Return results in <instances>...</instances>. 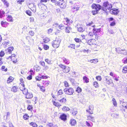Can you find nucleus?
Here are the masks:
<instances>
[{"mask_svg": "<svg viewBox=\"0 0 127 127\" xmlns=\"http://www.w3.org/2000/svg\"><path fill=\"white\" fill-rule=\"evenodd\" d=\"M61 41V39L59 36L57 37L55 40L53 41L52 42V45L53 47L56 48L58 47Z\"/></svg>", "mask_w": 127, "mask_h": 127, "instance_id": "obj_1", "label": "nucleus"}, {"mask_svg": "<svg viewBox=\"0 0 127 127\" xmlns=\"http://www.w3.org/2000/svg\"><path fill=\"white\" fill-rule=\"evenodd\" d=\"M55 2V5L59 6L61 8H64L66 6V0H59Z\"/></svg>", "mask_w": 127, "mask_h": 127, "instance_id": "obj_2", "label": "nucleus"}, {"mask_svg": "<svg viewBox=\"0 0 127 127\" xmlns=\"http://www.w3.org/2000/svg\"><path fill=\"white\" fill-rule=\"evenodd\" d=\"M64 91L65 94L68 95H71L73 94L74 92V90L71 88H65L64 89Z\"/></svg>", "mask_w": 127, "mask_h": 127, "instance_id": "obj_3", "label": "nucleus"}, {"mask_svg": "<svg viewBox=\"0 0 127 127\" xmlns=\"http://www.w3.org/2000/svg\"><path fill=\"white\" fill-rule=\"evenodd\" d=\"M116 50L118 53L121 54L125 55L126 54V51L125 49H121L120 47H118L115 48Z\"/></svg>", "mask_w": 127, "mask_h": 127, "instance_id": "obj_4", "label": "nucleus"}, {"mask_svg": "<svg viewBox=\"0 0 127 127\" xmlns=\"http://www.w3.org/2000/svg\"><path fill=\"white\" fill-rule=\"evenodd\" d=\"M92 7L93 9H95L98 11L101 8V6L100 5L95 3H93L92 4Z\"/></svg>", "mask_w": 127, "mask_h": 127, "instance_id": "obj_5", "label": "nucleus"}, {"mask_svg": "<svg viewBox=\"0 0 127 127\" xmlns=\"http://www.w3.org/2000/svg\"><path fill=\"white\" fill-rule=\"evenodd\" d=\"M25 85H23V88H22L21 87H20L19 89L20 90L23 91V94L26 95L28 93V90L27 89H26L25 87Z\"/></svg>", "mask_w": 127, "mask_h": 127, "instance_id": "obj_6", "label": "nucleus"}, {"mask_svg": "<svg viewBox=\"0 0 127 127\" xmlns=\"http://www.w3.org/2000/svg\"><path fill=\"white\" fill-rule=\"evenodd\" d=\"M94 110V106L93 105H90L89 106V109L86 110L87 112H88L89 114H92L93 113V111Z\"/></svg>", "mask_w": 127, "mask_h": 127, "instance_id": "obj_7", "label": "nucleus"}, {"mask_svg": "<svg viewBox=\"0 0 127 127\" xmlns=\"http://www.w3.org/2000/svg\"><path fill=\"white\" fill-rule=\"evenodd\" d=\"M110 12H111V13L115 15H117L119 13V11L118 9L114 8L113 9L112 11L110 10Z\"/></svg>", "mask_w": 127, "mask_h": 127, "instance_id": "obj_8", "label": "nucleus"}, {"mask_svg": "<svg viewBox=\"0 0 127 127\" xmlns=\"http://www.w3.org/2000/svg\"><path fill=\"white\" fill-rule=\"evenodd\" d=\"M66 115L64 114H63L60 116V118L61 120L64 121L66 120Z\"/></svg>", "mask_w": 127, "mask_h": 127, "instance_id": "obj_9", "label": "nucleus"}, {"mask_svg": "<svg viewBox=\"0 0 127 127\" xmlns=\"http://www.w3.org/2000/svg\"><path fill=\"white\" fill-rule=\"evenodd\" d=\"M70 112L74 115H75L77 113V111L75 108H73L70 110Z\"/></svg>", "mask_w": 127, "mask_h": 127, "instance_id": "obj_10", "label": "nucleus"}, {"mask_svg": "<svg viewBox=\"0 0 127 127\" xmlns=\"http://www.w3.org/2000/svg\"><path fill=\"white\" fill-rule=\"evenodd\" d=\"M78 31L80 32H83L85 30L84 27L83 26H81L77 28Z\"/></svg>", "mask_w": 127, "mask_h": 127, "instance_id": "obj_11", "label": "nucleus"}, {"mask_svg": "<svg viewBox=\"0 0 127 127\" xmlns=\"http://www.w3.org/2000/svg\"><path fill=\"white\" fill-rule=\"evenodd\" d=\"M26 98L27 99H30L33 97V95L31 93L28 92L26 95Z\"/></svg>", "mask_w": 127, "mask_h": 127, "instance_id": "obj_12", "label": "nucleus"}, {"mask_svg": "<svg viewBox=\"0 0 127 127\" xmlns=\"http://www.w3.org/2000/svg\"><path fill=\"white\" fill-rule=\"evenodd\" d=\"M105 81H106L108 85H110L113 84H113L112 80L111 79H108L107 78H105Z\"/></svg>", "mask_w": 127, "mask_h": 127, "instance_id": "obj_13", "label": "nucleus"}, {"mask_svg": "<svg viewBox=\"0 0 127 127\" xmlns=\"http://www.w3.org/2000/svg\"><path fill=\"white\" fill-rule=\"evenodd\" d=\"M72 28L70 26H68L66 27L65 29V32L66 33H69L71 31Z\"/></svg>", "mask_w": 127, "mask_h": 127, "instance_id": "obj_14", "label": "nucleus"}, {"mask_svg": "<svg viewBox=\"0 0 127 127\" xmlns=\"http://www.w3.org/2000/svg\"><path fill=\"white\" fill-rule=\"evenodd\" d=\"M121 107H122V108L121 109V110L122 111H123L125 112L126 111V110H127V105H126L124 104L121 106Z\"/></svg>", "mask_w": 127, "mask_h": 127, "instance_id": "obj_15", "label": "nucleus"}, {"mask_svg": "<svg viewBox=\"0 0 127 127\" xmlns=\"http://www.w3.org/2000/svg\"><path fill=\"white\" fill-rule=\"evenodd\" d=\"M18 89V88L17 86H14L11 88V90L14 92H17Z\"/></svg>", "mask_w": 127, "mask_h": 127, "instance_id": "obj_16", "label": "nucleus"}, {"mask_svg": "<svg viewBox=\"0 0 127 127\" xmlns=\"http://www.w3.org/2000/svg\"><path fill=\"white\" fill-rule=\"evenodd\" d=\"M8 23L6 22H4L3 21H2L1 22V24L2 26L3 27H6V26L7 25Z\"/></svg>", "mask_w": 127, "mask_h": 127, "instance_id": "obj_17", "label": "nucleus"}, {"mask_svg": "<svg viewBox=\"0 0 127 127\" xmlns=\"http://www.w3.org/2000/svg\"><path fill=\"white\" fill-rule=\"evenodd\" d=\"M70 123L71 126H75L76 124V121L74 119L71 120Z\"/></svg>", "mask_w": 127, "mask_h": 127, "instance_id": "obj_18", "label": "nucleus"}, {"mask_svg": "<svg viewBox=\"0 0 127 127\" xmlns=\"http://www.w3.org/2000/svg\"><path fill=\"white\" fill-rule=\"evenodd\" d=\"M53 124L51 123H49L48 124H45L44 125V127H52Z\"/></svg>", "mask_w": 127, "mask_h": 127, "instance_id": "obj_19", "label": "nucleus"}, {"mask_svg": "<svg viewBox=\"0 0 127 127\" xmlns=\"http://www.w3.org/2000/svg\"><path fill=\"white\" fill-rule=\"evenodd\" d=\"M70 70V68L69 67H66L63 70V72L65 73H68Z\"/></svg>", "mask_w": 127, "mask_h": 127, "instance_id": "obj_20", "label": "nucleus"}, {"mask_svg": "<svg viewBox=\"0 0 127 127\" xmlns=\"http://www.w3.org/2000/svg\"><path fill=\"white\" fill-rule=\"evenodd\" d=\"M7 21L9 22H11L13 21L12 16L11 15H8L7 17Z\"/></svg>", "mask_w": 127, "mask_h": 127, "instance_id": "obj_21", "label": "nucleus"}, {"mask_svg": "<svg viewBox=\"0 0 127 127\" xmlns=\"http://www.w3.org/2000/svg\"><path fill=\"white\" fill-rule=\"evenodd\" d=\"M62 110L64 111H69L70 109L68 107L66 106H64L62 108Z\"/></svg>", "mask_w": 127, "mask_h": 127, "instance_id": "obj_22", "label": "nucleus"}, {"mask_svg": "<svg viewBox=\"0 0 127 127\" xmlns=\"http://www.w3.org/2000/svg\"><path fill=\"white\" fill-rule=\"evenodd\" d=\"M63 60L64 62L66 64H68L69 63V61L67 59L64 58H63Z\"/></svg>", "mask_w": 127, "mask_h": 127, "instance_id": "obj_23", "label": "nucleus"}, {"mask_svg": "<svg viewBox=\"0 0 127 127\" xmlns=\"http://www.w3.org/2000/svg\"><path fill=\"white\" fill-rule=\"evenodd\" d=\"M84 81V82L87 83L89 82V79L86 76H84L83 78Z\"/></svg>", "mask_w": 127, "mask_h": 127, "instance_id": "obj_24", "label": "nucleus"}, {"mask_svg": "<svg viewBox=\"0 0 127 127\" xmlns=\"http://www.w3.org/2000/svg\"><path fill=\"white\" fill-rule=\"evenodd\" d=\"M1 0L3 2L4 4L5 5L6 7H8L9 3L6 0Z\"/></svg>", "mask_w": 127, "mask_h": 127, "instance_id": "obj_25", "label": "nucleus"}, {"mask_svg": "<svg viewBox=\"0 0 127 127\" xmlns=\"http://www.w3.org/2000/svg\"><path fill=\"white\" fill-rule=\"evenodd\" d=\"M75 45L73 44H70L68 46V47L69 48H71L75 49Z\"/></svg>", "mask_w": 127, "mask_h": 127, "instance_id": "obj_26", "label": "nucleus"}, {"mask_svg": "<svg viewBox=\"0 0 127 127\" xmlns=\"http://www.w3.org/2000/svg\"><path fill=\"white\" fill-rule=\"evenodd\" d=\"M13 47L12 46H10L9 47L8 49V52L10 53L13 50Z\"/></svg>", "mask_w": 127, "mask_h": 127, "instance_id": "obj_27", "label": "nucleus"}, {"mask_svg": "<svg viewBox=\"0 0 127 127\" xmlns=\"http://www.w3.org/2000/svg\"><path fill=\"white\" fill-rule=\"evenodd\" d=\"M13 78L11 77H9L7 80V83H9L10 82H12L13 80V79H12Z\"/></svg>", "mask_w": 127, "mask_h": 127, "instance_id": "obj_28", "label": "nucleus"}, {"mask_svg": "<svg viewBox=\"0 0 127 127\" xmlns=\"http://www.w3.org/2000/svg\"><path fill=\"white\" fill-rule=\"evenodd\" d=\"M112 101H113V104L115 106H117V102L114 98H113L112 99Z\"/></svg>", "mask_w": 127, "mask_h": 127, "instance_id": "obj_29", "label": "nucleus"}, {"mask_svg": "<svg viewBox=\"0 0 127 127\" xmlns=\"http://www.w3.org/2000/svg\"><path fill=\"white\" fill-rule=\"evenodd\" d=\"M30 124L31 126H32L33 127H37L38 126L34 122H31Z\"/></svg>", "mask_w": 127, "mask_h": 127, "instance_id": "obj_30", "label": "nucleus"}, {"mask_svg": "<svg viewBox=\"0 0 127 127\" xmlns=\"http://www.w3.org/2000/svg\"><path fill=\"white\" fill-rule=\"evenodd\" d=\"M66 101V98L65 97H64L61 99L59 101L60 102L64 103Z\"/></svg>", "mask_w": 127, "mask_h": 127, "instance_id": "obj_31", "label": "nucleus"}, {"mask_svg": "<svg viewBox=\"0 0 127 127\" xmlns=\"http://www.w3.org/2000/svg\"><path fill=\"white\" fill-rule=\"evenodd\" d=\"M43 40V42L45 43H47L50 41V39L47 37L45 38Z\"/></svg>", "mask_w": 127, "mask_h": 127, "instance_id": "obj_32", "label": "nucleus"}, {"mask_svg": "<svg viewBox=\"0 0 127 127\" xmlns=\"http://www.w3.org/2000/svg\"><path fill=\"white\" fill-rule=\"evenodd\" d=\"M5 14V12L3 11H0V18H1Z\"/></svg>", "mask_w": 127, "mask_h": 127, "instance_id": "obj_33", "label": "nucleus"}, {"mask_svg": "<svg viewBox=\"0 0 127 127\" xmlns=\"http://www.w3.org/2000/svg\"><path fill=\"white\" fill-rule=\"evenodd\" d=\"M82 91V89L81 88L78 87L76 89V91L78 93L81 92Z\"/></svg>", "mask_w": 127, "mask_h": 127, "instance_id": "obj_34", "label": "nucleus"}, {"mask_svg": "<svg viewBox=\"0 0 127 127\" xmlns=\"http://www.w3.org/2000/svg\"><path fill=\"white\" fill-rule=\"evenodd\" d=\"M29 117V116L27 114H25L23 116V118L25 120H27L28 119V118Z\"/></svg>", "mask_w": 127, "mask_h": 127, "instance_id": "obj_35", "label": "nucleus"}, {"mask_svg": "<svg viewBox=\"0 0 127 127\" xmlns=\"http://www.w3.org/2000/svg\"><path fill=\"white\" fill-rule=\"evenodd\" d=\"M58 27L60 29L62 30L64 29V26L63 24H61L58 26Z\"/></svg>", "mask_w": 127, "mask_h": 127, "instance_id": "obj_36", "label": "nucleus"}, {"mask_svg": "<svg viewBox=\"0 0 127 127\" xmlns=\"http://www.w3.org/2000/svg\"><path fill=\"white\" fill-rule=\"evenodd\" d=\"M93 31H94L96 32L97 33H98L100 32L101 30L100 29L94 28L93 29Z\"/></svg>", "mask_w": 127, "mask_h": 127, "instance_id": "obj_37", "label": "nucleus"}, {"mask_svg": "<svg viewBox=\"0 0 127 127\" xmlns=\"http://www.w3.org/2000/svg\"><path fill=\"white\" fill-rule=\"evenodd\" d=\"M26 13L28 15L31 16L32 15V12L30 10H27L26 11Z\"/></svg>", "mask_w": 127, "mask_h": 127, "instance_id": "obj_38", "label": "nucleus"}, {"mask_svg": "<svg viewBox=\"0 0 127 127\" xmlns=\"http://www.w3.org/2000/svg\"><path fill=\"white\" fill-rule=\"evenodd\" d=\"M122 71L123 72L126 73L127 72V68L126 66L123 67Z\"/></svg>", "mask_w": 127, "mask_h": 127, "instance_id": "obj_39", "label": "nucleus"}, {"mask_svg": "<svg viewBox=\"0 0 127 127\" xmlns=\"http://www.w3.org/2000/svg\"><path fill=\"white\" fill-rule=\"evenodd\" d=\"M112 7V5L111 4H109V3L108 5V6H107L106 8L107 9L109 10H110L111 9Z\"/></svg>", "mask_w": 127, "mask_h": 127, "instance_id": "obj_40", "label": "nucleus"}, {"mask_svg": "<svg viewBox=\"0 0 127 127\" xmlns=\"http://www.w3.org/2000/svg\"><path fill=\"white\" fill-rule=\"evenodd\" d=\"M74 40L77 42L79 43L81 42L82 41L79 38H75L74 39Z\"/></svg>", "mask_w": 127, "mask_h": 127, "instance_id": "obj_41", "label": "nucleus"}, {"mask_svg": "<svg viewBox=\"0 0 127 127\" xmlns=\"http://www.w3.org/2000/svg\"><path fill=\"white\" fill-rule=\"evenodd\" d=\"M118 114H113L111 115V116L114 118H116L119 116Z\"/></svg>", "mask_w": 127, "mask_h": 127, "instance_id": "obj_42", "label": "nucleus"}, {"mask_svg": "<svg viewBox=\"0 0 127 127\" xmlns=\"http://www.w3.org/2000/svg\"><path fill=\"white\" fill-rule=\"evenodd\" d=\"M5 66H2L1 68V70L3 71H7V68H5Z\"/></svg>", "mask_w": 127, "mask_h": 127, "instance_id": "obj_43", "label": "nucleus"}, {"mask_svg": "<svg viewBox=\"0 0 127 127\" xmlns=\"http://www.w3.org/2000/svg\"><path fill=\"white\" fill-rule=\"evenodd\" d=\"M109 3L108 1H106L103 3V6L104 7L106 8L108 5Z\"/></svg>", "mask_w": 127, "mask_h": 127, "instance_id": "obj_44", "label": "nucleus"}, {"mask_svg": "<svg viewBox=\"0 0 127 127\" xmlns=\"http://www.w3.org/2000/svg\"><path fill=\"white\" fill-rule=\"evenodd\" d=\"M98 12V11L96 10H95L92 11V13H93V15H95L96 14H97Z\"/></svg>", "mask_w": 127, "mask_h": 127, "instance_id": "obj_45", "label": "nucleus"}, {"mask_svg": "<svg viewBox=\"0 0 127 127\" xmlns=\"http://www.w3.org/2000/svg\"><path fill=\"white\" fill-rule=\"evenodd\" d=\"M63 94V91L62 90H60L58 92V95H60Z\"/></svg>", "mask_w": 127, "mask_h": 127, "instance_id": "obj_46", "label": "nucleus"}, {"mask_svg": "<svg viewBox=\"0 0 127 127\" xmlns=\"http://www.w3.org/2000/svg\"><path fill=\"white\" fill-rule=\"evenodd\" d=\"M33 109V107L32 106V105H29L28 107H27V109L29 110H32Z\"/></svg>", "mask_w": 127, "mask_h": 127, "instance_id": "obj_47", "label": "nucleus"}, {"mask_svg": "<svg viewBox=\"0 0 127 127\" xmlns=\"http://www.w3.org/2000/svg\"><path fill=\"white\" fill-rule=\"evenodd\" d=\"M53 104L54 105L56 106H58L60 105V104L59 103L56 102L55 101H54L53 102Z\"/></svg>", "mask_w": 127, "mask_h": 127, "instance_id": "obj_48", "label": "nucleus"}, {"mask_svg": "<svg viewBox=\"0 0 127 127\" xmlns=\"http://www.w3.org/2000/svg\"><path fill=\"white\" fill-rule=\"evenodd\" d=\"M29 34L32 36H33L34 34V32L32 31H30L29 32Z\"/></svg>", "mask_w": 127, "mask_h": 127, "instance_id": "obj_49", "label": "nucleus"}, {"mask_svg": "<svg viewBox=\"0 0 127 127\" xmlns=\"http://www.w3.org/2000/svg\"><path fill=\"white\" fill-rule=\"evenodd\" d=\"M43 47L45 50H47L49 49V47L47 45H44V46Z\"/></svg>", "mask_w": 127, "mask_h": 127, "instance_id": "obj_50", "label": "nucleus"}, {"mask_svg": "<svg viewBox=\"0 0 127 127\" xmlns=\"http://www.w3.org/2000/svg\"><path fill=\"white\" fill-rule=\"evenodd\" d=\"M4 55V53L2 51H1L0 52V56L1 57H3Z\"/></svg>", "mask_w": 127, "mask_h": 127, "instance_id": "obj_51", "label": "nucleus"}, {"mask_svg": "<svg viewBox=\"0 0 127 127\" xmlns=\"http://www.w3.org/2000/svg\"><path fill=\"white\" fill-rule=\"evenodd\" d=\"M45 61L46 62L49 64H51V61L48 59H45Z\"/></svg>", "mask_w": 127, "mask_h": 127, "instance_id": "obj_52", "label": "nucleus"}, {"mask_svg": "<svg viewBox=\"0 0 127 127\" xmlns=\"http://www.w3.org/2000/svg\"><path fill=\"white\" fill-rule=\"evenodd\" d=\"M59 66L60 67L63 69V70L66 67L65 66H64L62 64L59 65Z\"/></svg>", "mask_w": 127, "mask_h": 127, "instance_id": "obj_53", "label": "nucleus"}, {"mask_svg": "<svg viewBox=\"0 0 127 127\" xmlns=\"http://www.w3.org/2000/svg\"><path fill=\"white\" fill-rule=\"evenodd\" d=\"M20 81L21 83H22V84H21V86L22 87L23 86V85H24V81L23 80V78H21L20 80Z\"/></svg>", "mask_w": 127, "mask_h": 127, "instance_id": "obj_54", "label": "nucleus"}, {"mask_svg": "<svg viewBox=\"0 0 127 127\" xmlns=\"http://www.w3.org/2000/svg\"><path fill=\"white\" fill-rule=\"evenodd\" d=\"M94 85L95 87H97L98 86V83L96 82H95L94 83Z\"/></svg>", "mask_w": 127, "mask_h": 127, "instance_id": "obj_55", "label": "nucleus"}, {"mask_svg": "<svg viewBox=\"0 0 127 127\" xmlns=\"http://www.w3.org/2000/svg\"><path fill=\"white\" fill-rule=\"evenodd\" d=\"M79 7H77L76 6V9H75V10H73V9H71V11H72L73 12H74L75 11H78L79 10Z\"/></svg>", "mask_w": 127, "mask_h": 127, "instance_id": "obj_56", "label": "nucleus"}, {"mask_svg": "<svg viewBox=\"0 0 127 127\" xmlns=\"http://www.w3.org/2000/svg\"><path fill=\"white\" fill-rule=\"evenodd\" d=\"M32 74H31L30 75H29L28 76L27 78L29 80H31L32 79Z\"/></svg>", "mask_w": 127, "mask_h": 127, "instance_id": "obj_57", "label": "nucleus"}, {"mask_svg": "<svg viewBox=\"0 0 127 127\" xmlns=\"http://www.w3.org/2000/svg\"><path fill=\"white\" fill-rule=\"evenodd\" d=\"M96 79L97 80L100 81L101 80V78L100 76H98L96 77Z\"/></svg>", "mask_w": 127, "mask_h": 127, "instance_id": "obj_58", "label": "nucleus"}, {"mask_svg": "<svg viewBox=\"0 0 127 127\" xmlns=\"http://www.w3.org/2000/svg\"><path fill=\"white\" fill-rule=\"evenodd\" d=\"M39 64H40L42 66H45V62L43 61H41L39 63Z\"/></svg>", "mask_w": 127, "mask_h": 127, "instance_id": "obj_59", "label": "nucleus"}, {"mask_svg": "<svg viewBox=\"0 0 127 127\" xmlns=\"http://www.w3.org/2000/svg\"><path fill=\"white\" fill-rule=\"evenodd\" d=\"M41 79H46L48 78V77L46 76H44L43 75H41L40 76Z\"/></svg>", "mask_w": 127, "mask_h": 127, "instance_id": "obj_60", "label": "nucleus"}, {"mask_svg": "<svg viewBox=\"0 0 127 127\" xmlns=\"http://www.w3.org/2000/svg\"><path fill=\"white\" fill-rule=\"evenodd\" d=\"M92 40L93 39H91V40H90L88 41V43L89 45H91L92 44H93V43L91 41V40Z\"/></svg>", "mask_w": 127, "mask_h": 127, "instance_id": "obj_61", "label": "nucleus"}, {"mask_svg": "<svg viewBox=\"0 0 127 127\" xmlns=\"http://www.w3.org/2000/svg\"><path fill=\"white\" fill-rule=\"evenodd\" d=\"M35 79L37 80L40 81L41 80V78L40 76H37L35 77Z\"/></svg>", "mask_w": 127, "mask_h": 127, "instance_id": "obj_62", "label": "nucleus"}, {"mask_svg": "<svg viewBox=\"0 0 127 127\" xmlns=\"http://www.w3.org/2000/svg\"><path fill=\"white\" fill-rule=\"evenodd\" d=\"M116 23L115 21H113L110 24V26H114L115 25Z\"/></svg>", "mask_w": 127, "mask_h": 127, "instance_id": "obj_63", "label": "nucleus"}, {"mask_svg": "<svg viewBox=\"0 0 127 127\" xmlns=\"http://www.w3.org/2000/svg\"><path fill=\"white\" fill-rule=\"evenodd\" d=\"M107 8L105 7L104 8L103 7H101V9H102V10L105 11L106 12L107 10Z\"/></svg>", "mask_w": 127, "mask_h": 127, "instance_id": "obj_64", "label": "nucleus"}]
</instances>
